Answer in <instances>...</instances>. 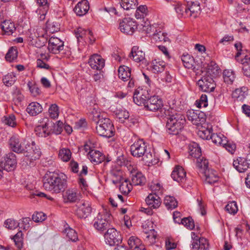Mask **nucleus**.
I'll use <instances>...</instances> for the list:
<instances>
[{"mask_svg":"<svg viewBox=\"0 0 250 250\" xmlns=\"http://www.w3.org/2000/svg\"><path fill=\"white\" fill-rule=\"evenodd\" d=\"M101 113L98 106L94 105L90 112L89 118L96 124V131L100 136L110 138L114 136L115 128L111 121Z\"/></svg>","mask_w":250,"mask_h":250,"instance_id":"obj_1","label":"nucleus"},{"mask_svg":"<svg viewBox=\"0 0 250 250\" xmlns=\"http://www.w3.org/2000/svg\"><path fill=\"white\" fill-rule=\"evenodd\" d=\"M67 177L63 173H51L44 178V188L53 193L64 192L67 187Z\"/></svg>","mask_w":250,"mask_h":250,"instance_id":"obj_2","label":"nucleus"},{"mask_svg":"<svg viewBox=\"0 0 250 250\" xmlns=\"http://www.w3.org/2000/svg\"><path fill=\"white\" fill-rule=\"evenodd\" d=\"M186 122L185 118L180 113H175L169 115L166 127L167 132L172 135H177L183 128Z\"/></svg>","mask_w":250,"mask_h":250,"instance_id":"obj_3","label":"nucleus"},{"mask_svg":"<svg viewBox=\"0 0 250 250\" xmlns=\"http://www.w3.org/2000/svg\"><path fill=\"white\" fill-rule=\"evenodd\" d=\"M22 153L25 156L23 161L30 167L34 166L35 162L39 159L41 156L40 149L35 145L34 142L31 144L27 143L25 145L24 150Z\"/></svg>","mask_w":250,"mask_h":250,"instance_id":"obj_4","label":"nucleus"},{"mask_svg":"<svg viewBox=\"0 0 250 250\" xmlns=\"http://www.w3.org/2000/svg\"><path fill=\"white\" fill-rule=\"evenodd\" d=\"M106 243L109 246L118 245L122 241V237L120 233L115 228L108 229L104 234Z\"/></svg>","mask_w":250,"mask_h":250,"instance_id":"obj_5","label":"nucleus"},{"mask_svg":"<svg viewBox=\"0 0 250 250\" xmlns=\"http://www.w3.org/2000/svg\"><path fill=\"white\" fill-rule=\"evenodd\" d=\"M111 214L108 212L99 213L94 223V228L98 231H103L110 226Z\"/></svg>","mask_w":250,"mask_h":250,"instance_id":"obj_6","label":"nucleus"},{"mask_svg":"<svg viewBox=\"0 0 250 250\" xmlns=\"http://www.w3.org/2000/svg\"><path fill=\"white\" fill-rule=\"evenodd\" d=\"M137 27L136 22L130 18H125L120 22V31L126 35H132Z\"/></svg>","mask_w":250,"mask_h":250,"instance_id":"obj_7","label":"nucleus"},{"mask_svg":"<svg viewBox=\"0 0 250 250\" xmlns=\"http://www.w3.org/2000/svg\"><path fill=\"white\" fill-rule=\"evenodd\" d=\"M147 149V144L143 139H138L131 145V154L134 157L139 158L145 154Z\"/></svg>","mask_w":250,"mask_h":250,"instance_id":"obj_8","label":"nucleus"},{"mask_svg":"<svg viewBox=\"0 0 250 250\" xmlns=\"http://www.w3.org/2000/svg\"><path fill=\"white\" fill-rule=\"evenodd\" d=\"M16 156L13 153H9L2 159L0 161V166L2 169L7 171L13 170L16 167Z\"/></svg>","mask_w":250,"mask_h":250,"instance_id":"obj_9","label":"nucleus"},{"mask_svg":"<svg viewBox=\"0 0 250 250\" xmlns=\"http://www.w3.org/2000/svg\"><path fill=\"white\" fill-rule=\"evenodd\" d=\"M200 89L206 92L213 91L215 87L213 78L208 75L203 77L197 83Z\"/></svg>","mask_w":250,"mask_h":250,"instance_id":"obj_10","label":"nucleus"},{"mask_svg":"<svg viewBox=\"0 0 250 250\" xmlns=\"http://www.w3.org/2000/svg\"><path fill=\"white\" fill-rule=\"evenodd\" d=\"M145 104V109L152 112H156L162 109L163 103L162 99L157 96H153L147 100Z\"/></svg>","mask_w":250,"mask_h":250,"instance_id":"obj_11","label":"nucleus"},{"mask_svg":"<svg viewBox=\"0 0 250 250\" xmlns=\"http://www.w3.org/2000/svg\"><path fill=\"white\" fill-rule=\"evenodd\" d=\"M63 42L60 39L51 37L48 41V49L53 54H58L63 49Z\"/></svg>","mask_w":250,"mask_h":250,"instance_id":"obj_12","label":"nucleus"},{"mask_svg":"<svg viewBox=\"0 0 250 250\" xmlns=\"http://www.w3.org/2000/svg\"><path fill=\"white\" fill-rule=\"evenodd\" d=\"M88 63L92 69L99 71L101 70L105 64L104 60L97 54L91 56Z\"/></svg>","mask_w":250,"mask_h":250,"instance_id":"obj_13","label":"nucleus"},{"mask_svg":"<svg viewBox=\"0 0 250 250\" xmlns=\"http://www.w3.org/2000/svg\"><path fill=\"white\" fill-rule=\"evenodd\" d=\"M148 93L143 89H137L134 91L133 99L134 102L138 105H144L146 104L148 99Z\"/></svg>","mask_w":250,"mask_h":250,"instance_id":"obj_14","label":"nucleus"},{"mask_svg":"<svg viewBox=\"0 0 250 250\" xmlns=\"http://www.w3.org/2000/svg\"><path fill=\"white\" fill-rule=\"evenodd\" d=\"M9 144L12 151L18 153H22L24 150L23 146L20 139L15 136H12L9 140Z\"/></svg>","mask_w":250,"mask_h":250,"instance_id":"obj_15","label":"nucleus"},{"mask_svg":"<svg viewBox=\"0 0 250 250\" xmlns=\"http://www.w3.org/2000/svg\"><path fill=\"white\" fill-rule=\"evenodd\" d=\"M233 166L239 172H244L248 168H250V161L246 158L239 157L236 160H234Z\"/></svg>","mask_w":250,"mask_h":250,"instance_id":"obj_16","label":"nucleus"},{"mask_svg":"<svg viewBox=\"0 0 250 250\" xmlns=\"http://www.w3.org/2000/svg\"><path fill=\"white\" fill-rule=\"evenodd\" d=\"M91 207L88 202L83 201L80 203L76 211L77 216L81 218H85L90 215Z\"/></svg>","mask_w":250,"mask_h":250,"instance_id":"obj_17","label":"nucleus"},{"mask_svg":"<svg viewBox=\"0 0 250 250\" xmlns=\"http://www.w3.org/2000/svg\"><path fill=\"white\" fill-rule=\"evenodd\" d=\"M62 197L65 203H74L79 200V193L77 189L69 188L62 194Z\"/></svg>","mask_w":250,"mask_h":250,"instance_id":"obj_18","label":"nucleus"},{"mask_svg":"<svg viewBox=\"0 0 250 250\" xmlns=\"http://www.w3.org/2000/svg\"><path fill=\"white\" fill-rule=\"evenodd\" d=\"M171 177L178 183H183L186 180V173L182 167L177 166L172 171Z\"/></svg>","mask_w":250,"mask_h":250,"instance_id":"obj_19","label":"nucleus"},{"mask_svg":"<svg viewBox=\"0 0 250 250\" xmlns=\"http://www.w3.org/2000/svg\"><path fill=\"white\" fill-rule=\"evenodd\" d=\"M192 250H208V241L205 238H200L193 240L191 243Z\"/></svg>","mask_w":250,"mask_h":250,"instance_id":"obj_20","label":"nucleus"},{"mask_svg":"<svg viewBox=\"0 0 250 250\" xmlns=\"http://www.w3.org/2000/svg\"><path fill=\"white\" fill-rule=\"evenodd\" d=\"M146 202L150 208H157L161 204V198L155 193H150L146 199Z\"/></svg>","mask_w":250,"mask_h":250,"instance_id":"obj_21","label":"nucleus"},{"mask_svg":"<svg viewBox=\"0 0 250 250\" xmlns=\"http://www.w3.org/2000/svg\"><path fill=\"white\" fill-rule=\"evenodd\" d=\"M129 57L137 62H143L145 61V53L140 50L139 47L136 46L132 48Z\"/></svg>","mask_w":250,"mask_h":250,"instance_id":"obj_22","label":"nucleus"},{"mask_svg":"<svg viewBox=\"0 0 250 250\" xmlns=\"http://www.w3.org/2000/svg\"><path fill=\"white\" fill-rule=\"evenodd\" d=\"M88 158L95 165H97L103 162L105 156L99 151L91 150L88 153Z\"/></svg>","mask_w":250,"mask_h":250,"instance_id":"obj_23","label":"nucleus"},{"mask_svg":"<svg viewBox=\"0 0 250 250\" xmlns=\"http://www.w3.org/2000/svg\"><path fill=\"white\" fill-rule=\"evenodd\" d=\"M89 9V3L87 0H83L76 5L74 9L75 13L79 16L85 15Z\"/></svg>","mask_w":250,"mask_h":250,"instance_id":"obj_24","label":"nucleus"},{"mask_svg":"<svg viewBox=\"0 0 250 250\" xmlns=\"http://www.w3.org/2000/svg\"><path fill=\"white\" fill-rule=\"evenodd\" d=\"M47 122H45V125L47 128H49L50 132L54 133L56 134H60L62 130L63 124L61 121H58L56 124L50 121L48 119H46Z\"/></svg>","mask_w":250,"mask_h":250,"instance_id":"obj_25","label":"nucleus"},{"mask_svg":"<svg viewBox=\"0 0 250 250\" xmlns=\"http://www.w3.org/2000/svg\"><path fill=\"white\" fill-rule=\"evenodd\" d=\"M146 179L141 172H131V184L134 186H142L145 184Z\"/></svg>","mask_w":250,"mask_h":250,"instance_id":"obj_26","label":"nucleus"},{"mask_svg":"<svg viewBox=\"0 0 250 250\" xmlns=\"http://www.w3.org/2000/svg\"><path fill=\"white\" fill-rule=\"evenodd\" d=\"M116 118L119 120V122L121 123H125L126 121L131 122L134 124L135 121L133 119H129V115L128 112L124 109H117L115 112Z\"/></svg>","mask_w":250,"mask_h":250,"instance_id":"obj_27","label":"nucleus"},{"mask_svg":"<svg viewBox=\"0 0 250 250\" xmlns=\"http://www.w3.org/2000/svg\"><path fill=\"white\" fill-rule=\"evenodd\" d=\"M202 174L205 176L206 181L209 184H214L218 181L219 178L216 172L212 169H208L204 171Z\"/></svg>","mask_w":250,"mask_h":250,"instance_id":"obj_28","label":"nucleus"},{"mask_svg":"<svg viewBox=\"0 0 250 250\" xmlns=\"http://www.w3.org/2000/svg\"><path fill=\"white\" fill-rule=\"evenodd\" d=\"M42 111V105L37 102H32L27 106L26 111L31 116H36Z\"/></svg>","mask_w":250,"mask_h":250,"instance_id":"obj_29","label":"nucleus"},{"mask_svg":"<svg viewBox=\"0 0 250 250\" xmlns=\"http://www.w3.org/2000/svg\"><path fill=\"white\" fill-rule=\"evenodd\" d=\"M119 78L123 81L125 82L130 78L131 68L125 65L121 66L118 69Z\"/></svg>","mask_w":250,"mask_h":250,"instance_id":"obj_30","label":"nucleus"},{"mask_svg":"<svg viewBox=\"0 0 250 250\" xmlns=\"http://www.w3.org/2000/svg\"><path fill=\"white\" fill-rule=\"evenodd\" d=\"M181 60L186 68H187L188 69H192L194 70L196 69L194 59L193 57L191 56L190 55H183Z\"/></svg>","mask_w":250,"mask_h":250,"instance_id":"obj_31","label":"nucleus"},{"mask_svg":"<svg viewBox=\"0 0 250 250\" xmlns=\"http://www.w3.org/2000/svg\"><path fill=\"white\" fill-rule=\"evenodd\" d=\"M239 61L243 65L242 70L243 74L247 77H250V56L245 55Z\"/></svg>","mask_w":250,"mask_h":250,"instance_id":"obj_32","label":"nucleus"},{"mask_svg":"<svg viewBox=\"0 0 250 250\" xmlns=\"http://www.w3.org/2000/svg\"><path fill=\"white\" fill-rule=\"evenodd\" d=\"M151 40L156 42H169L167 34L161 31H158L157 30L153 34Z\"/></svg>","mask_w":250,"mask_h":250,"instance_id":"obj_33","label":"nucleus"},{"mask_svg":"<svg viewBox=\"0 0 250 250\" xmlns=\"http://www.w3.org/2000/svg\"><path fill=\"white\" fill-rule=\"evenodd\" d=\"M189 155L192 157L198 159L201 155V149L196 143H192L188 146Z\"/></svg>","mask_w":250,"mask_h":250,"instance_id":"obj_34","label":"nucleus"},{"mask_svg":"<svg viewBox=\"0 0 250 250\" xmlns=\"http://www.w3.org/2000/svg\"><path fill=\"white\" fill-rule=\"evenodd\" d=\"M201 10L199 3L196 1L192 2L191 5L188 7V16H192L193 18L197 17Z\"/></svg>","mask_w":250,"mask_h":250,"instance_id":"obj_35","label":"nucleus"},{"mask_svg":"<svg viewBox=\"0 0 250 250\" xmlns=\"http://www.w3.org/2000/svg\"><path fill=\"white\" fill-rule=\"evenodd\" d=\"M1 26L2 31L8 35L12 34L16 30L14 24L8 21H3Z\"/></svg>","mask_w":250,"mask_h":250,"instance_id":"obj_36","label":"nucleus"},{"mask_svg":"<svg viewBox=\"0 0 250 250\" xmlns=\"http://www.w3.org/2000/svg\"><path fill=\"white\" fill-rule=\"evenodd\" d=\"M87 31L82 27H79L75 30L74 33L78 42L82 41L86 42V34H89V32Z\"/></svg>","mask_w":250,"mask_h":250,"instance_id":"obj_37","label":"nucleus"},{"mask_svg":"<svg viewBox=\"0 0 250 250\" xmlns=\"http://www.w3.org/2000/svg\"><path fill=\"white\" fill-rule=\"evenodd\" d=\"M196 167L199 169V172L203 173L204 171L208 169V161L203 157H199L197 159Z\"/></svg>","mask_w":250,"mask_h":250,"instance_id":"obj_38","label":"nucleus"},{"mask_svg":"<svg viewBox=\"0 0 250 250\" xmlns=\"http://www.w3.org/2000/svg\"><path fill=\"white\" fill-rule=\"evenodd\" d=\"M132 189V185L129 183L127 179H124L122 181L119 186L120 191L124 194H127Z\"/></svg>","mask_w":250,"mask_h":250,"instance_id":"obj_39","label":"nucleus"},{"mask_svg":"<svg viewBox=\"0 0 250 250\" xmlns=\"http://www.w3.org/2000/svg\"><path fill=\"white\" fill-rule=\"evenodd\" d=\"M35 132L38 136L42 137H46L51 133L50 129L47 128L45 124L44 125L37 126L35 129Z\"/></svg>","mask_w":250,"mask_h":250,"instance_id":"obj_40","label":"nucleus"},{"mask_svg":"<svg viewBox=\"0 0 250 250\" xmlns=\"http://www.w3.org/2000/svg\"><path fill=\"white\" fill-rule=\"evenodd\" d=\"M137 0H122L120 5L122 8L126 10L135 9L137 7Z\"/></svg>","mask_w":250,"mask_h":250,"instance_id":"obj_41","label":"nucleus"},{"mask_svg":"<svg viewBox=\"0 0 250 250\" xmlns=\"http://www.w3.org/2000/svg\"><path fill=\"white\" fill-rule=\"evenodd\" d=\"M199 114H197V110H190L187 112V118L188 120L191 121L193 125H200V120L199 118Z\"/></svg>","mask_w":250,"mask_h":250,"instance_id":"obj_42","label":"nucleus"},{"mask_svg":"<svg viewBox=\"0 0 250 250\" xmlns=\"http://www.w3.org/2000/svg\"><path fill=\"white\" fill-rule=\"evenodd\" d=\"M224 82L227 84H231L234 81L235 76L231 70H225L223 72Z\"/></svg>","mask_w":250,"mask_h":250,"instance_id":"obj_43","label":"nucleus"},{"mask_svg":"<svg viewBox=\"0 0 250 250\" xmlns=\"http://www.w3.org/2000/svg\"><path fill=\"white\" fill-rule=\"evenodd\" d=\"M63 232L66 234L67 237L72 242H76L78 240L77 232L69 227H66Z\"/></svg>","mask_w":250,"mask_h":250,"instance_id":"obj_44","label":"nucleus"},{"mask_svg":"<svg viewBox=\"0 0 250 250\" xmlns=\"http://www.w3.org/2000/svg\"><path fill=\"white\" fill-rule=\"evenodd\" d=\"M164 203L167 209H170L175 208L177 207L178 204L175 198L170 196H167L165 197Z\"/></svg>","mask_w":250,"mask_h":250,"instance_id":"obj_45","label":"nucleus"},{"mask_svg":"<svg viewBox=\"0 0 250 250\" xmlns=\"http://www.w3.org/2000/svg\"><path fill=\"white\" fill-rule=\"evenodd\" d=\"M59 158L63 162L68 161L71 157V152L70 149L63 148L60 150L59 152Z\"/></svg>","mask_w":250,"mask_h":250,"instance_id":"obj_46","label":"nucleus"},{"mask_svg":"<svg viewBox=\"0 0 250 250\" xmlns=\"http://www.w3.org/2000/svg\"><path fill=\"white\" fill-rule=\"evenodd\" d=\"M44 60H46V61L48 60L47 57L45 55L41 54V58L38 59L36 62L37 67L41 69L49 70L50 69V67L43 61Z\"/></svg>","mask_w":250,"mask_h":250,"instance_id":"obj_47","label":"nucleus"},{"mask_svg":"<svg viewBox=\"0 0 250 250\" xmlns=\"http://www.w3.org/2000/svg\"><path fill=\"white\" fill-rule=\"evenodd\" d=\"M15 246L19 250L21 249L23 246V233L21 230L19 231L12 238Z\"/></svg>","mask_w":250,"mask_h":250,"instance_id":"obj_48","label":"nucleus"},{"mask_svg":"<svg viewBox=\"0 0 250 250\" xmlns=\"http://www.w3.org/2000/svg\"><path fill=\"white\" fill-rule=\"evenodd\" d=\"M2 121L4 124L12 127H15L17 125L16 117L13 114L3 117Z\"/></svg>","mask_w":250,"mask_h":250,"instance_id":"obj_49","label":"nucleus"},{"mask_svg":"<svg viewBox=\"0 0 250 250\" xmlns=\"http://www.w3.org/2000/svg\"><path fill=\"white\" fill-rule=\"evenodd\" d=\"M218 66L215 62H211L208 64L207 73L209 76L213 78V75H216L218 74Z\"/></svg>","mask_w":250,"mask_h":250,"instance_id":"obj_50","label":"nucleus"},{"mask_svg":"<svg viewBox=\"0 0 250 250\" xmlns=\"http://www.w3.org/2000/svg\"><path fill=\"white\" fill-rule=\"evenodd\" d=\"M139 28L146 34H149L155 29L153 26L150 25L149 21H144L143 23L138 25Z\"/></svg>","mask_w":250,"mask_h":250,"instance_id":"obj_51","label":"nucleus"},{"mask_svg":"<svg viewBox=\"0 0 250 250\" xmlns=\"http://www.w3.org/2000/svg\"><path fill=\"white\" fill-rule=\"evenodd\" d=\"M18 56V51L16 47H11L5 55V59L10 62L16 59Z\"/></svg>","mask_w":250,"mask_h":250,"instance_id":"obj_52","label":"nucleus"},{"mask_svg":"<svg viewBox=\"0 0 250 250\" xmlns=\"http://www.w3.org/2000/svg\"><path fill=\"white\" fill-rule=\"evenodd\" d=\"M211 128H202L198 131V136L203 139L209 140L210 137L213 134Z\"/></svg>","mask_w":250,"mask_h":250,"instance_id":"obj_53","label":"nucleus"},{"mask_svg":"<svg viewBox=\"0 0 250 250\" xmlns=\"http://www.w3.org/2000/svg\"><path fill=\"white\" fill-rule=\"evenodd\" d=\"M2 81L5 85L9 86L15 83L16 81V77L13 73L8 74L3 78Z\"/></svg>","mask_w":250,"mask_h":250,"instance_id":"obj_54","label":"nucleus"},{"mask_svg":"<svg viewBox=\"0 0 250 250\" xmlns=\"http://www.w3.org/2000/svg\"><path fill=\"white\" fill-rule=\"evenodd\" d=\"M20 224L14 219L10 218L4 221L3 226L9 229H14L18 228Z\"/></svg>","mask_w":250,"mask_h":250,"instance_id":"obj_55","label":"nucleus"},{"mask_svg":"<svg viewBox=\"0 0 250 250\" xmlns=\"http://www.w3.org/2000/svg\"><path fill=\"white\" fill-rule=\"evenodd\" d=\"M142 157L143 160L146 163H147L148 165H153L157 163L156 160L153 159L152 153L147 149L146 150V153H145V154H144V155Z\"/></svg>","mask_w":250,"mask_h":250,"instance_id":"obj_56","label":"nucleus"},{"mask_svg":"<svg viewBox=\"0 0 250 250\" xmlns=\"http://www.w3.org/2000/svg\"><path fill=\"white\" fill-rule=\"evenodd\" d=\"M181 223L189 229H192L195 227L193 220L190 217L183 218L181 220Z\"/></svg>","mask_w":250,"mask_h":250,"instance_id":"obj_57","label":"nucleus"},{"mask_svg":"<svg viewBox=\"0 0 250 250\" xmlns=\"http://www.w3.org/2000/svg\"><path fill=\"white\" fill-rule=\"evenodd\" d=\"M174 9L179 15L188 16V7L187 6L178 3L175 5Z\"/></svg>","mask_w":250,"mask_h":250,"instance_id":"obj_58","label":"nucleus"},{"mask_svg":"<svg viewBox=\"0 0 250 250\" xmlns=\"http://www.w3.org/2000/svg\"><path fill=\"white\" fill-rule=\"evenodd\" d=\"M127 243L130 249H134L140 245L141 241L136 236H131L128 239Z\"/></svg>","mask_w":250,"mask_h":250,"instance_id":"obj_59","label":"nucleus"},{"mask_svg":"<svg viewBox=\"0 0 250 250\" xmlns=\"http://www.w3.org/2000/svg\"><path fill=\"white\" fill-rule=\"evenodd\" d=\"M226 211L229 213L235 214L238 211L237 204L235 202L233 201L228 203L225 207Z\"/></svg>","mask_w":250,"mask_h":250,"instance_id":"obj_60","label":"nucleus"},{"mask_svg":"<svg viewBox=\"0 0 250 250\" xmlns=\"http://www.w3.org/2000/svg\"><path fill=\"white\" fill-rule=\"evenodd\" d=\"M152 69L154 73L162 72L164 71L166 66V63L163 61L156 62H153Z\"/></svg>","mask_w":250,"mask_h":250,"instance_id":"obj_61","label":"nucleus"},{"mask_svg":"<svg viewBox=\"0 0 250 250\" xmlns=\"http://www.w3.org/2000/svg\"><path fill=\"white\" fill-rule=\"evenodd\" d=\"M196 105L198 108L206 107L208 105L207 96L202 94L200 99L196 101Z\"/></svg>","mask_w":250,"mask_h":250,"instance_id":"obj_62","label":"nucleus"},{"mask_svg":"<svg viewBox=\"0 0 250 250\" xmlns=\"http://www.w3.org/2000/svg\"><path fill=\"white\" fill-rule=\"evenodd\" d=\"M50 117L52 119L57 118L59 116V107L56 104H52L49 108Z\"/></svg>","mask_w":250,"mask_h":250,"instance_id":"obj_63","label":"nucleus"},{"mask_svg":"<svg viewBox=\"0 0 250 250\" xmlns=\"http://www.w3.org/2000/svg\"><path fill=\"white\" fill-rule=\"evenodd\" d=\"M237 52L236 54L235 55V59L237 60V61H239V57L240 56H242V58H244V56L246 55L245 53L244 52V51L242 49V43L240 42L236 43L234 45Z\"/></svg>","mask_w":250,"mask_h":250,"instance_id":"obj_64","label":"nucleus"}]
</instances>
